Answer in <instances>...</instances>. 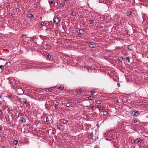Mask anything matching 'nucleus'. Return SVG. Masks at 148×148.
<instances>
[{
	"instance_id": "obj_36",
	"label": "nucleus",
	"mask_w": 148,
	"mask_h": 148,
	"mask_svg": "<svg viewBox=\"0 0 148 148\" xmlns=\"http://www.w3.org/2000/svg\"><path fill=\"white\" fill-rule=\"evenodd\" d=\"M79 32L81 33H82L83 32V30L82 29H80L79 30Z\"/></svg>"
},
{
	"instance_id": "obj_3",
	"label": "nucleus",
	"mask_w": 148,
	"mask_h": 148,
	"mask_svg": "<svg viewBox=\"0 0 148 148\" xmlns=\"http://www.w3.org/2000/svg\"><path fill=\"white\" fill-rule=\"evenodd\" d=\"M22 100L24 104L27 105V100L25 98H23L22 99Z\"/></svg>"
},
{
	"instance_id": "obj_43",
	"label": "nucleus",
	"mask_w": 148,
	"mask_h": 148,
	"mask_svg": "<svg viewBox=\"0 0 148 148\" xmlns=\"http://www.w3.org/2000/svg\"><path fill=\"white\" fill-rule=\"evenodd\" d=\"M20 114H18V117H19V116H20Z\"/></svg>"
},
{
	"instance_id": "obj_26",
	"label": "nucleus",
	"mask_w": 148,
	"mask_h": 148,
	"mask_svg": "<svg viewBox=\"0 0 148 148\" xmlns=\"http://www.w3.org/2000/svg\"><path fill=\"white\" fill-rule=\"evenodd\" d=\"M76 15V13L75 12H73L71 13V15L72 16H75Z\"/></svg>"
},
{
	"instance_id": "obj_28",
	"label": "nucleus",
	"mask_w": 148,
	"mask_h": 148,
	"mask_svg": "<svg viewBox=\"0 0 148 148\" xmlns=\"http://www.w3.org/2000/svg\"><path fill=\"white\" fill-rule=\"evenodd\" d=\"M132 14V12H129L127 14V16H129L131 15Z\"/></svg>"
},
{
	"instance_id": "obj_21",
	"label": "nucleus",
	"mask_w": 148,
	"mask_h": 148,
	"mask_svg": "<svg viewBox=\"0 0 148 148\" xmlns=\"http://www.w3.org/2000/svg\"><path fill=\"white\" fill-rule=\"evenodd\" d=\"M87 68L88 71L89 72H91V71H92L90 67H87Z\"/></svg>"
},
{
	"instance_id": "obj_25",
	"label": "nucleus",
	"mask_w": 148,
	"mask_h": 148,
	"mask_svg": "<svg viewBox=\"0 0 148 148\" xmlns=\"http://www.w3.org/2000/svg\"><path fill=\"white\" fill-rule=\"evenodd\" d=\"M53 0H49V3L50 4H52L53 3Z\"/></svg>"
},
{
	"instance_id": "obj_17",
	"label": "nucleus",
	"mask_w": 148,
	"mask_h": 148,
	"mask_svg": "<svg viewBox=\"0 0 148 148\" xmlns=\"http://www.w3.org/2000/svg\"><path fill=\"white\" fill-rule=\"evenodd\" d=\"M62 127V125L61 124H59V125H58L57 126V128L58 129H59L61 128Z\"/></svg>"
},
{
	"instance_id": "obj_33",
	"label": "nucleus",
	"mask_w": 148,
	"mask_h": 148,
	"mask_svg": "<svg viewBox=\"0 0 148 148\" xmlns=\"http://www.w3.org/2000/svg\"><path fill=\"white\" fill-rule=\"evenodd\" d=\"M126 60H128V62H130V58L129 57H127L126 58Z\"/></svg>"
},
{
	"instance_id": "obj_45",
	"label": "nucleus",
	"mask_w": 148,
	"mask_h": 148,
	"mask_svg": "<svg viewBox=\"0 0 148 148\" xmlns=\"http://www.w3.org/2000/svg\"><path fill=\"white\" fill-rule=\"evenodd\" d=\"M34 39V37H33L32 38V40H33Z\"/></svg>"
},
{
	"instance_id": "obj_10",
	"label": "nucleus",
	"mask_w": 148,
	"mask_h": 148,
	"mask_svg": "<svg viewBox=\"0 0 148 148\" xmlns=\"http://www.w3.org/2000/svg\"><path fill=\"white\" fill-rule=\"evenodd\" d=\"M127 48L129 50H131L132 49V45H128Z\"/></svg>"
},
{
	"instance_id": "obj_48",
	"label": "nucleus",
	"mask_w": 148,
	"mask_h": 148,
	"mask_svg": "<svg viewBox=\"0 0 148 148\" xmlns=\"http://www.w3.org/2000/svg\"><path fill=\"white\" fill-rule=\"evenodd\" d=\"M68 0H64V1H67Z\"/></svg>"
},
{
	"instance_id": "obj_19",
	"label": "nucleus",
	"mask_w": 148,
	"mask_h": 148,
	"mask_svg": "<svg viewBox=\"0 0 148 148\" xmlns=\"http://www.w3.org/2000/svg\"><path fill=\"white\" fill-rule=\"evenodd\" d=\"M64 88V87L63 86L61 85H60V87L58 88V89L60 90H62Z\"/></svg>"
},
{
	"instance_id": "obj_35",
	"label": "nucleus",
	"mask_w": 148,
	"mask_h": 148,
	"mask_svg": "<svg viewBox=\"0 0 148 148\" xmlns=\"http://www.w3.org/2000/svg\"><path fill=\"white\" fill-rule=\"evenodd\" d=\"M11 63H10V62H6L5 63V65H7L8 64H10Z\"/></svg>"
},
{
	"instance_id": "obj_4",
	"label": "nucleus",
	"mask_w": 148,
	"mask_h": 148,
	"mask_svg": "<svg viewBox=\"0 0 148 148\" xmlns=\"http://www.w3.org/2000/svg\"><path fill=\"white\" fill-rule=\"evenodd\" d=\"M60 121L61 123L64 124H66L67 123V120L64 119H61Z\"/></svg>"
},
{
	"instance_id": "obj_12",
	"label": "nucleus",
	"mask_w": 148,
	"mask_h": 148,
	"mask_svg": "<svg viewBox=\"0 0 148 148\" xmlns=\"http://www.w3.org/2000/svg\"><path fill=\"white\" fill-rule=\"evenodd\" d=\"M96 103L97 104H99L101 103V100H97L95 101Z\"/></svg>"
},
{
	"instance_id": "obj_7",
	"label": "nucleus",
	"mask_w": 148,
	"mask_h": 148,
	"mask_svg": "<svg viewBox=\"0 0 148 148\" xmlns=\"http://www.w3.org/2000/svg\"><path fill=\"white\" fill-rule=\"evenodd\" d=\"M140 142V139L138 138H137V139H136L134 141V142L136 144H138L139 142Z\"/></svg>"
},
{
	"instance_id": "obj_50",
	"label": "nucleus",
	"mask_w": 148,
	"mask_h": 148,
	"mask_svg": "<svg viewBox=\"0 0 148 148\" xmlns=\"http://www.w3.org/2000/svg\"><path fill=\"white\" fill-rule=\"evenodd\" d=\"M1 104V101H0V105Z\"/></svg>"
},
{
	"instance_id": "obj_27",
	"label": "nucleus",
	"mask_w": 148,
	"mask_h": 148,
	"mask_svg": "<svg viewBox=\"0 0 148 148\" xmlns=\"http://www.w3.org/2000/svg\"><path fill=\"white\" fill-rule=\"evenodd\" d=\"M95 93V92H94V91L92 90L91 92V95H93Z\"/></svg>"
},
{
	"instance_id": "obj_41",
	"label": "nucleus",
	"mask_w": 148,
	"mask_h": 148,
	"mask_svg": "<svg viewBox=\"0 0 148 148\" xmlns=\"http://www.w3.org/2000/svg\"><path fill=\"white\" fill-rule=\"evenodd\" d=\"M104 107L103 106L101 108V110H104Z\"/></svg>"
},
{
	"instance_id": "obj_32",
	"label": "nucleus",
	"mask_w": 148,
	"mask_h": 148,
	"mask_svg": "<svg viewBox=\"0 0 148 148\" xmlns=\"http://www.w3.org/2000/svg\"><path fill=\"white\" fill-rule=\"evenodd\" d=\"M47 56L48 58H50L51 57V56L50 54H48L47 55Z\"/></svg>"
},
{
	"instance_id": "obj_44",
	"label": "nucleus",
	"mask_w": 148,
	"mask_h": 148,
	"mask_svg": "<svg viewBox=\"0 0 148 148\" xmlns=\"http://www.w3.org/2000/svg\"><path fill=\"white\" fill-rule=\"evenodd\" d=\"M2 129V127L0 125V130H1V129Z\"/></svg>"
},
{
	"instance_id": "obj_49",
	"label": "nucleus",
	"mask_w": 148,
	"mask_h": 148,
	"mask_svg": "<svg viewBox=\"0 0 148 148\" xmlns=\"http://www.w3.org/2000/svg\"><path fill=\"white\" fill-rule=\"evenodd\" d=\"M22 36H25V35H22Z\"/></svg>"
},
{
	"instance_id": "obj_20",
	"label": "nucleus",
	"mask_w": 148,
	"mask_h": 148,
	"mask_svg": "<svg viewBox=\"0 0 148 148\" xmlns=\"http://www.w3.org/2000/svg\"><path fill=\"white\" fill-rule=\"evenodd\" d=\"M88 98L89 100H92L94 99V97L93 96H89Z\"/></svg>"
},
{
	"instance_id": "obj_37",
	"label": "nucleus",
	"mask_w": 148,
	"mask_h": 148,
	"mask_svg": "<svg viewBox=\"0 0 148 148\" xmlns=\"http://www.w3.org/2000/svg\"><path fill=\"white\" fill-rule=\"evenodd\" d=\"M64 4H65V3H64V2H63V3H61V5L62 6H63L64 5Z\"/></svg>"
},
{
	"instance_id": "obj_8",
	"label": "nucleus",
	"mask_w": 148,
	"mask_h": 148,
	"mask_svg": "<svg viewBox=\"0 0 148 148\" xmlns=\"http://www.w3.org/2000/svg\"><path fill=\"white\" fill-rule=\"evenodd\" d=\"M26 118L25 117L23 118L21 121V122L22 123H25L26 122Z\"/></svg>"
},
{
	"instance_id": "obj_47",
	"label": "nucleus",
	"mask_w": 148,
	"mask_h": 148,
	"mask_svg": "<svg viewBox=\"0 0 148 148\" xmlns=\"http://www.w3.org/2000/svg\"><path fill=\"white\" fill-rule=\"evenodd\" d=\"M117 102H119V101L118 100H117Z\"/></svg>"
},
{
	"instance_id": "obj_9",
	"label": "nucleus",
	"mask_w": 148,
	"mask_h": 148,
	"mask_svg": "<svg viewBox=\"0 0 148 148\" xmlns=\"http://www.w3.org/2000/svg\"><path fill=\"white\" fill-rule=\"evenodd\" d=\"M90 47L91 48H94L96 47V45L95 44H91L90 45Z\"/></svg>"
},
{
	"instance_id": "obj_6",
	"label": "nucleus",
	"mask_w": 148,
	"mask_h": 148,
	"mask_svg": "<svg viewBox=\"0 0 148 148\" xmlns=\"http://www.w3.org/2000/svg\"><path fill=\"white\" fill-rule=\"evenodd\" d=\"M42 65H39V66H38L37 67H36V68H37L38 69H41V68H42H42H46V66H44V67H42ZM36 67H34V68H36Z\"/></svg>"
},
{
	"instance_id": "obj_15",
	"label": "nucleus",
	"mask_w": 148,
	"mask_h": 148,
	"mask_svg": "<svg viewBox=\"0 0 148 148\" xmlns=\"http://www.w3.org/2000/svg\"><path fill=\"white\" fill-rule=\"evenodd\" d=\"M103 115L104 116L108 114V112L106 111H103Z\"/></svg>"
},
{
	"instance_id": "obj_18",
	"label": "nucleus",
	"mask_w": 148,
	"mask_h": 148,
	"mask_svg": "<svg viewBox=\"0 0 148 148\" xmlns=\"http://www.w3.org/2000/svg\"><path fill=\"white\" fill-rule=\"evenodd\" d=\"M18 142L17 140H15L14 142H13V144L14 145H16L18 144Z\"/></svg>"
},
{
	"instance_id": "obj_22",
	"label": "nucleus",
	"mask_w": 148,
	"mask_h": 148,
	"mask_svg": "<svg viewBox=\"0 0 148 148\" xmlns=\"http://www.w3.org/2000/svg\"><path fill=\"white\" fill-rule=\"evenodd\" d=\"M51 119H50V120L49 119V118L48 117H47L46 118V122H49L50 121H51Z\"/></svg>"
},
{
	"instance_id": "obj_34",
	"label": "nucleus",
	"mask_w": 148,
	"mask_h": 148,
	"mask_svg": "<svg viewBox=\"0 0 148 148\" xmlns=\"http://www.w3.org/2000/svg\"><path fill=\"white\" fill-rule=\"evenodd\" d=\"M93 22V20H90V24H91Z\"/></svg>"
},
{
	"instance_id": "obj_11",
	"label": "nucleus",
	"mask_w": 148,
	"mask_h": 148,
	"mask_svg": "<svg viewBox=\"0 0 148 148\" xmlns=\"http://www.w3.org/2000/svg\"><path fill=\"white\" fill-rule=\"evenodd\" d=\"M64 104L67 107H69L71 105L70 103L69 102H68L66 103H65Z\"/></svg>"
},
{
	"instance_id": "obj_13",
	"label": "nucleus",
	"mask_w": 148,
	"mask_h": 148,
	"mask_svg": "<svg viewBox=\"0 0 148 148\" xmlns=\"http://www.w3.org/2000/svg\"><path fill=\"white\" fill-rule=\"evenodd\" d=\"M82 91V90L81 88H79V90L77 92V93L78 94H80L81 93V92Z\"/></svg>"
},
{
	"instance_id": "obj_29",
	"label": "nucleus",
	"mask_w": 148,
	"mask_h": 148,
	"mask_svg": "<svg viewBox=\"0 0 148 148\" xmlns=\"http://www.w3.org/2000/svg\"><path fill=\"white\" fill-rule=\"evenodd\" d=\"M52 91V89L51 88H50L48 89L49 92H51Z\"/></svg>"
},
{
	"instance_id": "obj_38",
	"label": "nucleus",
	"mask_w": 148,
	"mask_h": 148,
	"mask_svg": "<svg viewBox=\"0 0 148 148\" xmlns=\"http://www.w3.org/2000/svg\"><path fill=\"white\" fill-rule=\"evenodd\" d=\"M101 107V106H100L99 105H97V108H100Z\"/></svg>"
},
{
	"instance_id": "obj_5",
	"label": "nucleus",
	"mask_w": 148,
	"mask_h": 148,
	"mask_svg": "<svg viewBox=\"0 0 148 148\" xmlns=\"http://www.w3.org/2000/svg\"><path fill=\"white\" fill-rule=\"evenodd\" d=\"M25 66V65H22V66H23L22 68L25 69H31V68H32V66H31V67L30 66L31 65H28L29 67H28L27 66V67H24Z\"/></svg>"
},
{
	"instance_id": "obj_24",
	"label": "nucleus",
	"mask_w": 148,
	"mask_h": 148,
	"mask_svg": "<svg viewBox=\"0 0 148 148\" xmlns=\"http://www.w3.org/2000/svg\"><path fill=\"white\" fill-rule=\"evenodd\" d=\"M123 60V58H122V57H120V58H119V60L120 61V62H122V60Z\"/></svg>"
},
{
	"instance_id": "obj_16",
	"label": "nucleus",
	"mask_w": 148,
	"mask_h": 148,
	"mask_svg": "<svg viewBox=\"0 0 148 148\" xmlns=\"http://www.w3.org/2000/svg\"><path fill=\"white\" fill-rule=\"evenodd\" d=\"M40 24L42 26H46V24L44 23L43 22H41V23H40Z\"/></svg>"
},
{
	"instance_id": "obj_31",
	"label": "nucleus",
	"mask_w": 148,
	"mask_h": 148,
	"mask_svg": "<svg viewBox=\"0 0 148 148\" xmlns=\"http://www.w3.org/2000/svg\"><path fill=\"white\" fill-rule=\"evenodd\" d=\"M3 114V113L2 112L1 110H0V116H2Z\"/></svg>"
},
{
	"instance_id": "obj_39",
	"label": "nucleus",
	"mask_w": 148,
	"mask_h": 148,
	"mask_svg": "<svg viewBox=\"0 0 148 148\" xmlns=\"http://www.w3.org/2000/svg\"><path fill=\"white\" fill-rule=\"evenodd\" d=\"M117 85L119 87H120V84L119 83H118Z\"/></svg>"
},
{
	"instance_id": "obj_46",
	"label": "nucleus",
	"mask_w": 148,
	"mask_h": 148,
	"mask_svg": "<svg viewBox=\"0 0 148 148\" xmlns=\"http://www.w3.org/2000/svg\"><path fill=\"white\" fill-rule=\"evenodd\" d=\"M80 35H81V34H78V35H79V36H80Z\"/></svg>"
},
{
	"instance_id": "obj_23",
	"label": "nucleus",
	"mask_w": 148,
	"mask_h": 148,
	"mask_svg": "<svg viewBox=\"0 0 148 148\" xmlns=\"http://www.w3.org/2000/svg\"><path fill=\"white\" fill-rule=\"evenodd\" d=\"M28 17L31 18L32 17H33V16L32 14H29L28 15Z\"/></svg>"
},
{
	"instance_id": "obj_2",
	"label": "nucleus",
	"mask_w": 148,
	"mask_h": 148,
	"mask_svg": "<svg viewBox=\"0 0 148 148\" xmlns=\"http://www.w3.org/2000/svg\"><path fill=\"white\" fill-rule=\"evenodd\" d=\"M60 20L58 18H55L54 21V23L56 24L60 22Z\"/></svg>"
},
{
	"instance_id": "obj_51",
	"label": "nucleus",
	"mask_w": 148,
	"mask_h": 148,
	"mask_svg": "<svg viewBox=\"0 0 148 148\" xmlns=\"http://www.w3.org/2000/svg\"><path fill=\"white\" fill-rule=\"evenodd\" d=\"M1 97V96L0 95V98Z\"/></svg>"
},
{
	"instance_id": "obj_14",
	"label": "nucleus",
	"mask_w": 148,
	"mask_h": 148,
	"mask_svg": "<svg viewBox=\"0 0 148 148\" xmlns=\"http://www.w3.org/2000/svg\"><path fill=\"white\" fill-rule=\"evenodd\" d=\"M93 135V134H90L88 136V138L89 139L92 138Z\"/></svg>"
},
{
	"instance_id": "obj_30",
	"label": "nucleus",
	"mask_w": 148,
	"mask_h": 148,
	"mask_svg": "<svg viewBox=\"0 0 148 148\" xmlns=\"http://www.w3.org/2000/svg\"><path fill=\"white\" fill-rule=\"evenodd\" d=\"M58 105L57 104H56L55 105V109H57L58 108Z\"/></svg>"
},
{
	"instance_id": "obj_1",
	"label": "nucleus",
	"mask_w": 148,
	"mask_h": 148,
	"mask_svg": "<svg viewBox=\"0 0 148 148\" xmlns=\"http://www.w3.org/2000/svg\"><path fill=\"white\" fill-rule=\"evenodd\" d=\"M132 114L135 116H137L140 114L139 112L138 111H134L132 113Z\"/></svg>"
},
{
	"instance_id": "obj_40",
	"label": "nucleus",
	"mask_w": 148,
	"mask_h": 148,
	"mask_svg": "<svg viewBox=\"0 0 148 148\" xmlns=\"http://www.w3.org/2000/svg\"><path fill=\"white\" fill-rule=\"evenodd\" d=\"M90 108L91 109H93L94 108V106H92Z\"/></svg>"
},
{
	"instance_id": "obj_42",
	"label": "nucleus",
	"mask_w": 148,
	"mask_h": 148,
	"mask_svg": "<svg viewBox=\"0 0 148 148\" xmlns=\"http://www.w3.org/2000/svg\"><path fill=\"white\" fill-rule=\"evenodd\" d=\"M3 65H0V69L1 68L3 67Z\"/></svg>"
}]
</instances>
